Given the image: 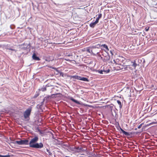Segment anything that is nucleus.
I'll list each match as a JSON object with an SVG mask.
<instances>
[{
  "mask_svg": "<svg viewBox=\"0 0 157 157\" xmlns=\"http://www.w3.org/2000/svg\"><path fill=\"white\" fill-rule=\"evenodd\" d=\"M149 27H146L145 29V30L146 31H147L149 30Z\"/></svg>",
  "mask_w": 157,
  "mask_h": 157,
  "instance_id": "obj_16",
  "label": "nucleus"
},
{
  "mask_svg": "<svg viewBox=\"0 0 157 157\" xmlns=\"http://www.w3.org/2000/svg\"><path fill=\"white\" fill-rule=\"evenodd\" d=\"M8 157L7 155H0V157Z\"/></svg>",
  "mask_w": 157,
  "mask_h": 157,
  "instance_id": "obj_18",
  "label": "nucleus"
},
{
  "mask_svg": "<svg viewBox=\"0 0 157 157\" xmlns=\"http://www.w3.org/2000/svg\"><path fill=\"white\" fill-rule=\"evenodd\" d=\"M81 80H82L84 81L88 82V80L87 78H84V77H81Z\"/></svg>",
  "mask_w": 157,
  "mask_h": 157,
  "instance_id": "obj_9",
  "label": "nucleus"
},
{
  "mask_svg": "<svg viewBox=\"0 0 157 157\" xmlns=\"http://www.w3.org/2000/svg\"><path fill=\"white\" fill-rule=\"evenodd\" d=\"M101 14H100L98 15V17L96 19V21H97L98 22L99 19L101 18Z\"/></svg>",
  "mask_w": 157,
  "mask_h": 157,
  "instance_id": "obj_11",
  "label": "nucleus"
},
{
  "mask_svg": "<svg viewBox=\"0 0 157 157\" xmlns=\"http://www.w3.org/2000/svg\"><path fill=\"white\" fill-rule=\"evenodd\" d=\"M71 100L73 101L74 102L77 104H79L80 103L78 101H77L74 99L73 98H71Z\"/></svg>",
  "mask_w": 157,
  "mask_h": 157,
  "instance_id": "obj_10",
  "label": "nucleus"
},
{
  "mask_svg": "<svg viewBox=\"0 0 157 157\" xmlns=\"http://www.w3.org/2000/svg\"><path fill=\"white\" fill-rule=\"evenodd\" d=\"M40 91H45L46 90V88L45 87H44L43 88H40Z\"/></svg>",
  "mask_w": 157,
  "mask_h": 157,
  "instance_id": "obj_14",
  "label": "nucleus"
},
{
  "mask_svg": "<svg viewBox=\"0 0 157 157\" xmlns=\"http://www.w3.org/2000/svg\"><path fill=\"white\" fill-rule=\"evenodd\" d=\"M1 47V45H0V47Z\"/></svg>",
  "mask_w": 157,
  "mask_h": 157,
  "instance_id": "obj_20",
  "label": "nucleus"
},
{
  "mask_svg": "<svg viewBox=\"0 0 157 157\" xmlns=\"http://www.w3.org/2000/svg\"><path fill=\"white\" fill-rule=\"evenodd\" d=\"M33 59L34 60H40V59L36 56V55L34 54H33L32 56Z\"/></svg>",
  "mask_w": 157,
  "mask_h": 157,
  "instance_id": "obj_6",
  "label": "nucleus"
},
{
  "mask_svg": "<svg viewBox=\"0 0 157 157\" xmlns=\"http://www.w3.org/2000/svg\"><path fill=\"white\" fill-rule=\"evenodd\" d=\"M86 51L87 52L90 53H91L92 52V49H91L90 48H88L87 49Z\"/></svg>",
  "mask_w": 157,
  "mask_h": 157,
  "instance_id": "obj_13",
  "label": "nucleus"
},
{
  "mask_svg": "<svg viewBox=\"0 0 157 157\" xmlns=\"http://www.w3.org/2000/svg\"><path fill=\"white\" fill-rule=\"evenodd\" d=\"M120 129L121 131H122V133L124 134L125 135H127V136H129L130 135V134L128 132H127L124 131L123 129H122V128H120Z\"/></svg>",
  "mask_w": 157,
  "mask_h": 157,
  "instance_id": "obj_7",
  "label": "nucleus"
},
{
  "mask_svg": "<svg viewBox=\"0 0 157 157\" xmlns=\"http://www.w3.org/2000/svg\"><path fill=\"white\" fill-rule=\"evenodd\" d=\"M117 103L120 106H121V101L119 100H117Z\"/></svg>",
  "mask_w": 157,
  "mask_h": 157,
  "instance_id": "obj_15",
  "label": "nucleus"
},
{
  "mask_svg": "<svg viewBox=\"0 0 157 157\" xmlns=\"http://www.w3.org/2000/svg\"><path fill=\"white\" fill-rule=\"evenodd\" d=\"M108 72H109V70H108Z\"/></svg>",
  "mask_w": 157,
  "mask_h": 157,
  "instance_id": "obj_21",
  "label": "nucleus"
},
{
  "mask_svg": "<svg viewBox=\"0 0 157 157\" xmlns=\"http://www.w3.org/2000/svg\"><path fill=\"white\" fill-rule=\"evenodd\" d=\"M98 22L96 20L95 22L91 23L90 24V26L91 27L94 28Z\"/></svg>",
  "mask_w": 157,
  "mask_h": 157,
  "instance_id": "obj_5",
  "label": "nucleus"
},
{
  "mask_svg": "<svg viewBox=\"0 0 157 157\" xmlns=\"http://www.w3.org/2000/svg\"><path fill=\"white\" fill-rule=\"evenodd\" d=\"M101 46H103V47H104V48H105L107 51H109V49H108V48L107 47V46L105 44H102V45H101Z\"/></svg>",
  "mask_w": 157,
  "mask_h": 157,
  "instance_id": "obj_12",
  "label": "nucleus"
},
{
  "mask_svg": "<svg viewBox=\"0 0 157 157\" xmlns=\"http://www.w3.org/2000/svg\"><path fill=\"white\" fill-rule=\"evenodd\" d=\"M137 65L135 60H128L127 61V65L124 66L123 68L121 69H124L125 70H133L135 69Z\"/></svg>",
  "mask_w": 157,
  "mask_h": 157,
  "instance_id": "obj_1",
  "label": "nucleus"
},
{
  "mask_svg": "<svg viewBox=\"0 0 157 157\" xmlns=\"http://www.w3.org/2000/svg\"><path fill=\"white\" fill-rule=\"evenodd\" d=\"M103 71H98V72L100 74H103Z\"/></svg>",
  "mask_w": 157,
  "mask_h": 157,
  "instance_id": "obj_17",
  "label": "nucleus"
},
{
  "mask_svg": "<svg viewBox=\"0 0 157 157\" xmlns=\"http://www.w3.org/2000/svg\"><path fill=\"white\" fill-rule=\"evenodd\" d=\"M38 140V138L35 137L32 139L29 144L30 146L32 147L35 148H41L43 147V145L42 143L39 144L36 143Z\"/></svg>",
  "mask_w": 157,
  "mask_h": 157,
  "instance_id": "obj_2",
  "label": "nucleus"
},
{
  "mask_svg": "<svg viewBox=\"0 0 157 157\" xmlns=\"http://www.w3.org/2000/svg\"><path fill=\"white\" fill-rule=\"evenodd\" d=\"M81 77L78 76H72V78L78 80H81Z\"/></svg>",
  "mask_w": 157,
  "mask_h": 157,
  "instance_id": "obj_8",
  "label": "nucleus"
},
{
  "mask_svg": "<svg viewBox=\"0 0 157 157\" xmlns=\"http://www.w3.org/2000/svg\"><path fill=\"white\" fill-rule=\"evenodd\" d=\"M15 144H17L19 145H27L29 144V141L28 140H20L15 141Z\"/></svg>",
  "mask_w": 157,
  "mask_h": 157,
  "instance_id": "obj_3",
  "label": "nucleus"
},
{
  "mask_svg": "<svg viewBox=\"0 0 157 157\" xmlns=\"http://www.w3.org/2000/svg\"><path fill=\"white\" fill-rule=\"evenodd\" d=\"M31 112L30 109H28L25 111L24 113V116L25 118L26 119L28 118Z\"/></svg>",
  "mask_w": 157,
  "mask_h": 157,
  "instance_id": "obj_4",
  "label": "nucleus"
},
{
  "mask_svg": "<svg viewBox=\"0 0 157 157\" xmlns=\"http://www.w3.org/2000/svg\"><path fill=\"white\" fill-rule=\"evenodd\" d=\"M110 52L112 54V55H113V53H112V52L111 51H110Z\"/></svg>",
  "mask_w": 157,
  "mask_h": 157,
  "instance_id": "obj_19",
  "label": "nucleus"
}]
</instances>
